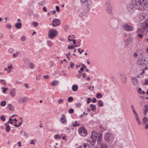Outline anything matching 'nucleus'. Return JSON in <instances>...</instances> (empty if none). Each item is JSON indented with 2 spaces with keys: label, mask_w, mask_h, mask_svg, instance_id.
Here are the masks:
<instances>
[{
  "label": "nucleus",
  "mask_w": 148,
  "mask_h": 148,
  "mask_svg": "<svg viewBox=\"0 0 148 148\" xmlns=\"http://www.w3.org/2000/svg\"><path fill=\"white\" fill-rule=\"evenodd\" d=\"M54 138L55 139L57 138H61V137L60 136H59V135L56 134L54 136Z\"/></svg>",
  "instance_id": "obj_49"
},
{
  "label": "nucleus",
  "mask_w": 148,
  "mask_h": 148,
  "mask_svg": "<svg viewBox=\"0 0 148 148\" xmlns=\"http://www.w3.org/2000/svg\"><path fill=\"white\" fill-rule=\"evenodd\" d=\"M138 6L139 5L141 6L144 10H147L148 9V1L147 0H140L137 2Z\"/></svg>",
  "instance_id": "obj_3"
},
{
  "label": "nucleus",
  "mask_w": 148,
  "mask_h": 148,
  "mask_svg": "<svg viewBox=\"0 0 148 148\" xmlns=\"http://www.w3.org/2000/svg\"><path fill=\"white\" fill-rule=\"evenodd\" d=\"M146 15L145 14L143 13L141 14V15L140 16V20L141 21H142L143 19H144V18H145V16Z\"/></svg>",
  "instance_id": "obj_24"
},
{
  "label": "nucleus",
  "mask_w": 148,
  "mask_h": 148,
  "mask_svg": "<svg viewBox=\"0 0 148 148\" xmlns=\"http://www.w3.org/2000/svg\"><path fill=\"white\" fill-rule=\"evenodd\" d=\"M81 104L80 103H77L75 104V106L77 107H79L81 106Z\"/></svg>",
  "instance_id": "obj_55"
},
{
  "label": "nucleus",
  "mask_w": 148,
  "mask_h": 148,
  "mask_svg": "<svg viewBox=\"0 0 148 148\" xmlns=\"http://www.w3.org/2000/svg\"><path fill=\"white\" fill-rule=\"evenodd\" d=\"M6 104V102L5 101H2L0 103V105L1 106H4Z\"/></svg>",
  "instance_id": "obj_34"
},
{
  "label": "nucleus",
  "mask_w": 148,
  "mask_h": 148,
  "mask_svg": "<svg viewBox=\"0 0 148 148\" xmlns=\"http://www.w3.org/2000/svg\"><path fill=\"white\" fill-rule=\"evenodd\" d=\"M63 100L62 99H60L58 100V103L59 104H61L63 102Z\"/></svg>",
  "instance_id": "obj_39"
},
{
  "label": "nucleus",
  "mask_w": 148,
  "mask_h": 148,
  "mask_svg": "<svg viewBox=\"0 0 148 148\" xmlns=\"http://www.w3.org/2000/svg\"><path fill=\"white\" fill-rule=\"evenodd\" d=\"M74 110L73 109L71 108L69 109V113L71 114H73L74 112Z\"/></svg>",
  "instance_id": "obj_41"
},
{
  "label": "nucleus",
  "mask_w": 148,
  "mask_h": 148,
  "mask_svg": "<svg viewBox=\"0 0 148 148\" xmlns=\"http://www.w3.org/2000/svg\"><path fill=\"white\" fill-rule=\"evenodd\" d=\"M123 27L127 31H130L134 30L133 27L127 24H125L123 25Z\"/></svg>",
  "instance_id": "obj_9"
},
{
  "label": "nucleus",
  "mask_w": 148,
  "mask_h": 148,
  "mask_svg": "<svg viewBox=\"0 0 148 148\" xmlns=\"http://www.w3.org/2000/svg\"><path fill=\"white\" fill-rule=\"evenodd\" d=\"M40 75H39L36 77V79L37 80H39L40 79Z\"/></svg>",
  "instance_id": "obj_60"
},
{
  "label": "nucleus",
  "mask_w": 148,
  "mask_h": 148,
  "mask_svg": "<svg viewBox=\"0 0 148 148\" xmlns=\"http://www.w3.org/2000/svg\"><path fill=\"white\" fill-rule=\"evenodd\" d=\"M77 122V121H75V124L74 123H72V124L74 127H76V126H79V124H78L77 125H76V123Z\"/></svg>",
  "instance_id": "obj_54"
},
{
  "label": "nucleus",
  "mask_w": 148,
  "mask_h": 148,
  "mask_svg": "<svg viewBox=\"0 0 148 148\" xmlns=\"http://www.w3.org/2000/svg\"><path fill=\"white\" fill-rule=\"evenodd\" d=\"M29 66L30 68L32 69H33L34 68V64L33 63H29Z\"/></svg>",
  "instance_id": "obj_29"
},
{
  "label": "nucleus",
  "mask_w": 148,
  "mask_h": 148,
  "mask_svg": "<svg viewBox=\"0 0 148 148\" xmlns=\"http://www.w3.org/2000/svg\"><path fill=\"white\" fill-rule=\"evenodd\" d=\"M120 76L121 80L122 82L124 84H126L127 82L126 76L123 74H120Z\"/></svg>",
  "instance_id": "obj_12"
},
{
  "label": "nucleus",
  "mask_w": 148,
  "mask_h": 148,
  "mask_svg": "<svg viewBox=\"0 0 148 148\" xmlns=\"http://www.w3.org/2000/svg\"><path fill=\"white\" fill-rule=\"evenodd\" d=\"M24 86L25 87L27 88L28 89L29 88V86L27 83H25L24 84Z\"/></svg>",
  "instance_id": "obj_57"
},
{
  "label": "nucleus",
  "mask_w": 148,
  "mask_h": 148,
  "mask_svg": "<svg viewBox=\"0 0 148 148\" xmlns=\"http://www.w3.org/2000/svg\"><path fill=\"white\" fill-rule=\"evenodd\" d=\"M91 101V99L90 98H88L87 99V103H89Z\"/></svg>",
  "instance_id": "obj_62"
},
{
  "label": "nucleus",
  "mask_w": 148,
  "mask_h": 148,
  "mask_svg": "<svg viewBox=\"0 0 148 148\" xmlns=\"http://www.w3.org/2000/svg\"><path fill=\"white\" fill-rule=\"evenodd\" d=\"M58 33V31L55 29L52 28L49 31L48 37L51 39H52L57 35Z\"/></svg>",
  "instance_id": "obj_4"
},
{
  "label": "nucleus",
  "mask_w": 148,
  "mask_h": 148,
  "mask_svg": "<svg viewBox=\"0 0 148 148\" xmlns=\"http://www.w3.org/2000/svg\"><path fill=\"white\" fill-rule=\"evenodd\" d=\"M131 44L127 42L126 41H125V46L127 48L130 47V46Z\"/></svg>",
  "instance_id": "obj_26"
},
{
  "label": "nucleus",
  "mask_w": 148,
  "mask_h": 148,
  "mask_svg": "<svg viewBox=\"0 0 148 148\" xmlns=\"http://www.w3.org/2000/svg\"><path fill=\"white\" fill-rule=\"evenodd\" d=\"M147 118L146 116L144 117L143 119V121L144 123H146L147 121Z\"/></svg>",
  "instance_id": "obj_40"
},
{
  "label": "nucleus",
  "mask_w": 148,
  "mask_h": 148,
  "mask_svg": "<svg viewBox=\"0 0 148 148\" xmlns=\"http://www.w3.org/2000/svg\"><path fill=\"white\" fill-rule=\"evenodd\" d=\"M75 48V47L73 45L71 46L69 45L68 46V49H73Z\"/></svg>",
  "instance_id": "obj_43"
},
{
  "label": "nucleus",
  "mask_w": 148,
  "mask_h": 148,
  "mask_svg": "<svg viewBox=\"0 0 148 148\" xmlns=\"http://www.w3.org/2000/svg\"><path fill=\"white\" fill-rule=\"evenodd\" d=\"M140 0H133L132 1V5H130V7L128 8V10H129L130 9H131V12L133 10V8H139V6L138 5L137 2L139 1Z\"/></svg>",
  "instance_id": "obj_5"
},
{
  "label": "nucleus",
  "mask_w": 148,
  "mask_h": 148,
  "mask_svg": "<svg viewBox=\"0 0 148 148\" xmlns=\"http://www.w3.org/2000/svg\"><path fill=\"white\" fill-rule=\"evenodd\" d=\"M27 99V98L26 97L21 98L19 99L18 101L20 103H24L26 102Z\"/></svg>",
  "instance_id": "obj_17"
},
{
  "label": "nucleus",
  "mask_w": 148,
  "mask_h": 148,
  "mask_svg": "<svg viewBox=\"0 0 148 148\" xmlns=\"http://www.w3.org/2000/svg\"><path fill=\"white\" fill-rule=\"evenodd\" d=\"M78 51L80 53V54H81L84 51V50L82 49V50H80V48H78Z\"/></svg>",
  "instance_id": "obj_61"
},
{
  "label": "nucleus",
  "mask_w": 148,
  "mask_h": 148,
  "mask_svg": "<svg viewBox=\"0 0 148 148\" xmlns=\"http://www.w3.org/2000/svg\"><path fill=\"white\" fill-rule=\"evenodd\" d=\"M90 107L91 108V110L95 112L96 110V107L95 106L92 104H90Z\"/></svg>",
  "instance_id": "obj_23"
},
{
  "label": "nucleus",
  "mask_w": 148,
  "mask_h": 148,
  "mask_svg": "<svg viewBox=\"0 0 148 148\" xmlns=\"http://www.w3.org/2000/svg\"><path fill=\"white\" fill-rule=\"evenodd\" d=\"M73 98L72 97H69L68 99V101L69 102H71L73 101Z\"/></svg>",
  "instance_id": "obj_36"
},
{
  "label": "nucleus",
  "mask_w": 148,
  "mask_h": 148,
  "mask_svg": "<svg viewBox=\"0 0 148 148\" xmlns=\"http://www.w3.org/2000/svg\"><path fill=\"white\" fill-rule=\"evenodd\" d=\"M105 140L106 142L110 141L112 142L114 139V136L111 133H107L106 134L104 137Z\"/></svg>",
  "instance_id": "obj_6"
},
{
  "label": "nucleus",
  "mask_w": 148,
  "mask_h": 148,
  "mask_svg": "<svg viewBox=\"0 0 148 148\" xmlns=\"http://www.w3.org/2000/svg\"><path fill=\"white\" fill-rule=\"evenodd\" d=\"M23 135L26 138H28V134L27 132H24Z\"/></svg>",
  "instance_id": "obj_52"
},
{
  "label": "nucleus",
  "mask_w": 148,
  "mask_h": 148,
  "mask_svg": "<svg viewBox=\"0 0 148 148\" xmlns=\"http://www.w3.org/2000/svg\"><path fill=\"white\" fill-rule=\"evenodd\" d=\"M136 33L138 34V36L141 38H143L144 34H147L148 33V31L146 28H144V27L140 26V27L138 29Z\"/></svg>",
  "instance_id": "obj_2"
},
{
  "label": "nucleus",
  "mask_w": 148,
  "mask_h": 148,
  "mask_svg": "<svg viewBox=\"0 0 148 148\" xmlns=\"http://www.w3.org/2000/svg\"><path fill=\"white\" fill-rule=\"evenodd\" d=\"M70 67L72 68H73L74 67V66L75 65V64L72 62H70Z\"/></svg>",
  "instance_id": "obj_51"
},
{
  "label": "nucleus",
  "mask_w": 148,
  "mask_h": 148,
  "mask_svg": "<svg viewBox=\"0 0 148 148\" xmlns=\"http://www.w3.org/2000/svg\"><path fill=\"white\" fill-rule=\"evenodd\" d=\"M99 146L100 148H107V146L104 143H102L99 144Z\"/></svg>",
  "instance_id": "obj_19"
},
{
  "label": "nucleus",
  "mask_w": 148,
  "mask_h": 148,
  "mask_svg": "<svg viewBox=\"0 0 148 148\" xmlns=\"http://www.w3.org/2000/svg\"><path fill=\"white\" fill-rule=\"evenodd\" d=\"M26 39L25 37V36H22L21 40L22 41H24Z\"/></svg>",
  "instance_id": "obj_53"
},
{
  "label": "nucleus",
  "mask_w": 148,
  "mask_h": 148,
  "mask_svg": "<svg viewBox=\"0 0 148 148\" xmlns=\"http://www.w3.org/2000/svg\"><path fill=\"white\" fill-rule=\"evenodd\" d=\"M132 38L130 37L127 38V40L126 41L131 44L132 41Z\"/></svg>",
  "instance_id": "obj_28"
},
{
  "label": "nucleus",
  "mask_w": 148,
  "mask_h": 148,
  "mask_svg": "<svg viewBox=\"0 0 148 148\" xmlns=\"http://www.w3.org/2000/svg\"><path fill=\"white\" fill-rule=\"evenodd\" d=\"M68 40L69 41H73V44H75L76 43V40H73V39H68Z\"/></svg>",
  "instance_id": "obj_46"
},
{
  "label": "nucleus",
  "mask_w": 148,
  "mask_h": 148,
  "mask_svg": "<svg viewBox=\"0 0 148 148\" xmlns=\"http://www.w3.org/2000/svg\"><path fill=\"white\" fill-rule=\"evenodd\" d=\"M2 88L3 89V90L2 92L3 93H5L6 92V91L7 90H8V88H5L4 87H3Z\"/></svg>",
  "instance_id": "obj_37"
},
{
  "label": "nucleus",
  "mask_w": 148,
  "mask_h": 148,
  "mask_svg": "<svg viewBox=\"0 0 148 148\" xmlns=\"http://www.w3.org/2000/svg\"><path fill=\"white\" fill-rule=\"evenodd\" d=\"M9 109L10 110L13 111L14 109V107L13 106H10L9 107Z\"/></svg>",
  "instance_id": "obj_42"
},
{
  "label": "nucleus",
  "mask_w": 148,
  "mask_h": 148,
  "mask_svg": "<svg viewBox=\"0 0 148 148\" xmlns=\"http://www.w3.org/2000/svg\"><path fill=\"white\" fill-rule=\"evenodd\" d=\"M78 89V86L76 84H74L73 85L72 87V90L74 92L76 91Z\"/></svg>",
  "instance_id": "obj_20"
},
{
  "label": "nucleus",
  "mask_w": 148,
  "mask_h": 148,
  "mask_svg": "<svg viewBox=\"0 0 148 148\" xmlns=\"http://www.w3.org/2000/svg\"><path fill=\"white\" fill-rule=\"evenodd\" d=\"M6 27L10 29L11 28V25L10 24L8 23Z\"/></svg>",
  "instance_id": "obj_59"
},
{
  "label": "nucleus",
  "mask_w": 148,
  "mask_h": 148,
  "mask_svg": "<svg viewBox=\"0 0 148 148\" xmlns=\"http://www.w3.org/2000/svg\"><path fill=\"white\" fill-rule=\"evenodd\" d=\"M147 111H148V110L147 109H145V111L144 112V114L145 115L147 113Z\"/></svg>",
  "instance_id": "obj_64"
},
{
  "label": "nucleus",
  "mask_w": 148,
  "mask_h": 148,
  "mask_svg": "<svg viewBox=\"0 0 148 148\" xmlns=\"http://www.w3.org/2000/svg\"><path fill=\"white\" fill-rule=\"evenodd\" d=\"M69 29V26L68 25H66L64 27V29L65 31H67Z\"/></svg>",
  "instance_id": "obj_47"
},
{
  "label": "nucleus",
  "mask_w": 148,
  "mask_h": 148,
  "mask_svg": "<svg viewBox=\"0 0 148 148\" xmlns=\"http://www.w3.org/2000/svg\"><path fill=\"white\" fill-rule=\"evenodd\" d=\"M47 45L49 47H51L52 46L53 43L51 41H48L47 42Z\"/></svg>",
  "instance_id": "obj_25"
},
{
  "label": "nucleus",
  "mask_w": 148,
  "mask_h": 148,
  "mask_svg": "<svg viewBox=\"0 0 148 148\" xmlns=\"http://www.w3.org/2000/svg\"><path fill=\"white\" fill-rule=\"evenodd\" d=\"M145 58H143L142 59L138 61V64L143 66L145 65L146 63H145Z\"/></svg>",
  "instance_id": "obj_15"
},
{
  "label": "nucleus",
  "mask_w": 148,
  "mask_h": 148,
  "mask_svg": "<svg viewBox=\"0 0 148 148\" xmlns=\"http://www.w3.org/2000/svg\"><path fill=\"white\" fill-rule=\"evenodd\" d=\"M98 103L100 107H102L103 106V102L101 100H99L98 101Z\"/></svg>",
  "instance_id": "obj_30"
},
{
  "label": "nucleus",
  "mask_w": 148,
  "mask_h": 148,
  "mask_svg": "<svg viewBox=\"0 0 148 148\" xmlns=\"http://www.w3.org/2000/svg\"><path fill=\"white\" fill-rule=\"evenodd\" d=\"M16 90L14 88H12L10 89V94L12 97H15L16 95Z\"/></svg>",
  "instance_id": "obj_14"
},
{
  "label": "nucleus",
  "mask_w": 148,
  "mask_h": 148,
  "mask_svg": "<svg viewBox=\"0 0 148 148\" xmlns=\"http://www.w3.org/2000/svg\"><path fill=\"white\" fill-rule=\"evenodd\" d=\"M44 79H48L49 78V76L48 75H44L43 76Z\"/></svg>",
  "instance_id": "obj_50"
},
{
  "label": "nucleus",
  "mask_w": 148,
  "mask_h": 148,
  "mask_svg": "<svg viewBox=\"0 0 148 148\" xmlns=\"http://www.w3.org/2000/svg\"><path fill=\"white\" fill-rule=\"evenodd\" d=\"M10 126L8 125H7L6 126V128H5V131L7 132H9L10 131Z\"/></svg>",
  "instance_id": "obj_32"
},
{
  "label": "nucleus",
  "mask_w": 148,
  "mask_h": 148,
  "mask_svg": "<svg viewBox=\"0 0 148 148\" xmlns=\"http://www.w3.org/2000/svg\"><path fill=\"white\" fill-rule=\"evenodd\" d=\"M132 111L133 113L135 114L136 116H138V115L135 110H134Z\"/></svg>",
  "instance_id": "obj_63"
},
{
  "label": "nucleus",
  "mask_w": 148,
  "mask_h": 148,
  "mask_svg": "<svg viewBox=\"0 0 148 148\" xmlns=\"http://www.w3.org/2000/svg\"><path fill=\"white\" fill-rule=\"evenodd\" d=\"M97 99L95 98H94L92 100V101L93 103H95L96 102Z\"/></svg>",
  "instance_id": "obj_56"
},
{
  "label": "nucleus",
  "mask_w": 148,
  "mask_h": 148,
  "mask_svg": "<svg viewBox=\"0 0 148 148\" xmlns=\"http://www.w3.org/2000/svg\"><path fill=\"white\" fill-rule=\"evenodd\" d=\"M75 38V36L73 35H69V36L68 39H73V38Z\"/></svg>",
  "instance_id": "obj_48"
},
{
  "label": "nucleus",
  "mask_w": 148,
  "mask_h": 148,
  "mask_svg": "<svg viewBox=\"0 0 148 148\" xmlns=\"http://www.w3.org/2000/svg\"><path fill=\"white\" fill-rule=\"evenodd\" d=\"M38 4L41 5L43 6L45 4V1H41L40 2H39Z\"/></svg>",
  "instance_id": "obj_35"
},
{
  "label": "nucleus",
  "mask_w": 148,
  "mask_h": 148,
  "mask_svg": "<svg viewBox=\"0 0 148 148\" xmlns=\"http://www.w3.org/2000/svg\"><path fill=\"white\" fill-rule=\"evenodd\" d=\"M34 27H36L38 25V23L36 22H33L32 23Z\"/></svg>",
  "instance_id": "obj_44"
},
{
  "label": "nucleus",
  "mask_w": 148,
  "mask_h": 148,
  "mask_svg": "<svg viewBox=\"0 0 148 148\" xmlns=\"http://www.w3.org/2000/svg\"><path fill=\"white\" fill-rule=\"evenodd\" d=\"M132 82L134 86L137 85L139 83V80L136 78H133Z\"/></svg>",
  "instance_id": "obj_18"
},
{
  "label": "nucleus",
  "mask_w": 148,
  "mask_h": 148,
  "mask_svg": "<svg viewBox=\"0 0 148 148\" xmlns=\"http://www.w3.org/2000/svg\"><path fill=\"white\" fill-rule=\"evenodd\" d=\"M34 17L36 18H38L39 17V15L37 14H34Z\"/></svg>",
  "instance_id": "obj_58"
},
{
  "label": "nucleus",
  "mask_w": 148,
  "mask_h": 148,
  "mask_svg": "<svg viewBox=\"0 0 148 148\" xmlns=\"http://www.w3.org/2000/svg\"><path fill=\"white\" fill-rule=\"evenodd\" d=\"M0 119L1 120L3 121H4L5 120V118L4 115H1L0 116Z\"/></svg>",
  "instance_id": "obj_38"
},
{
  "label": "nucleus",
  "mask_w": 148,
  "mask_h": 148,
  "mask_svg": "<svg viewBox=\"0 0 148 148\" xmlns=\"http://www.w3.org/2000/svg\"><path fill=\"white\" fill-rule=\"evenodd\" d=\"M87 133L86 130L84 127H82L79 129V133L81 136H85Z\"/></svg>",
  "instance_id": "obj_8"
},
{
  "label": "nucleus",
  "mask_w": 148,
  "mask_h": 148,
  "mask_svg": "<svg viewBox=\"0 0 148 148\" xmlns=\"http://www.w3.org/2000/svg\"><path fill=\"white\" fill-rule=\"evenodd\" d=\"M106 10L109 14L112 12V7L109 1L106 2L105 5Z\"/></svg>",
  "instance_id": "obj_7"
},
{
  "label": "nucleus",
  "mask_w": 148,
  "mask_h": 148,
  "mask_svg": "<svg viewBox=\"0 0 148 148\" xmlns=\"http://www.w3.org/2000/svg\"><path fill=\"white\" fill-rule=\"evenodd\" d=\"M140 26L144 27V28H146L148 31V18L147 20H146L143 23H141L140 24Z\"/></svg>",
  "instance_id": "obj_13"
},
{
  "label": "nucleus",
  "mask_w": 148,
  "mask_h": 148,
  "mask_svg": "<svg viewBox=\"0 0 148 148\" xmlns=\"http://www.w3.org/2000/svg\"><path fill=\"white\" fill-rule=\"evenodd\" d=\"M97 134L96 132L94 131L92 132V135L90 138V140L91 141H93L94 143H95L96 141L97 138V143L98 144L103 143L101 142L102 136L101 135H99L98 137H97Z\"/></svg>",
  "instance_id": "obj_1"
},
{
  "label": "nucleus",
  "mask_w": 148,
  "mask_h": 148,
  "mask_svg": "<svg viewBox=\"0 0 148 148\" xmlns=\"http://www.w3.org/2000/svg\"><path fill=\"white\" fill-rule=\"evenodd\" d=\"M19 53L18 52H17L16 53L13 54V56L14 58H16L18 56Z\"/></svg>",
  "instance_id": "obj_45"
},
{
  "label": "nucleus",
  "mask_w": 148,
  "mask_h": 148,
  "mask_svg": "<svg viewBox=\"0 0 148 148\" xmlns=\"http://www.w3.org/2000/svg\"><path fill=\"white\" fill-rule=\"evenodd\" d=\"M102 95L101 93H98L96 94V97L97 98H100L102 97Z\"/></svg>",
  "instance_id": "obj_27"
},
{
  "label": "nucleus",
  "mask_w": 148,
  "mask_h": 148,
  "mask_svg": "<svg viewBox=\"0 0 148 148\" xmlns=\"http://www.w3.org/2000/svg\"><path fill=\"white\" fill-rule=\"evenodd\" d=\"M22 26V24L21 23H18L15 25V28L17 29H20Z\"/></svg>",
  "instance_id": "obj_21"
},
{
  "label": "nucleus",
  "mask_w": 148,
  "mask_h": 148,
  "mask_svg": "<svg viewBox=\"0 0 148 148\" xmlns=\"http://www.w3.org/2000/svg\"><path fill=\"white\" fill-rule=\"evenodd\" d=\"M61 23L60 21L58 19L55 18L52 21V25L53 26L59 25Z\"/></svg>",
  "instance_id": "obj_11"
},
{
  "label": "nucleus",
  "mask_w": 148,
  "mask_h": 148,
  "mask_svg": "<svg viewBox=\"0 0 148 148\" xmlns=\"http://www.w3.org/2000/svg\"><path fill=\"white\" fill-rule=\"evenodd\" d=\"M59 81L57 80H54L51 82V85L53 86H56L59 84Z\"/></svg>",
  "instance_id": "obj_22"
},
{
  "label": "nucleus",
  "mask_w": 148,
  "mask_h": 148,
  "mask_svg": "<svg viewBox=\"0 0 148 148\" xmlns=\"http://www.w3.org/2000/svg\"><path fill=\"white\" fill-rule=\"evenodd\" d=\"M23 61L25 63H28L30 62V60L28 58H25L23 59Z\"/></svg>",
  "instance_id": "obj_33"
},
{
  "label": "nucleus",
  "mask_w": 148,
  "mask_h": 148,
  "mask_svg": "<svg viewBox=\"0 0 148 148\" xmlns=\"http://www.w3.org/2000/svg\"><path fill=\"white\" fill-rule=\"evenodd\" d=\"M60 121L62 123L65 124L66 123L67 121L66 120V117L64 114H62V115L60 119Z\"/></svg>",
  "instance_id": "obj_16"
},
{
  "label": "nucleus",
  "mask_w": 148,
  "mask_h": 148,
  "mask_svg": "<svg viewBox=\"0 0 148 148\" xmlns=\"http://www.w3.org/2000/svg\"><path fill=\"white\" fill-rule=\"evenodd\" d=\"M136 118L137 123L139 124L140 125L141 124L139 118L138 117V116H136Z\"/></svg>",
  "instance_id": "obj_31"
},
{
  "label": "nucleus",
  "mask_w": 148,
  "mask_h": 148,
  "mask_svg": "<svg viewBox=\"0 0 148 148\" xmlns=\"http://www.w3.org/2000/svg\"><path fill=\"white\" fill-rule=\"evenodd\" d=\"M81 1L84 3V5L88 8H90L92 4L90 0H80Z\"/></svg>",
  "instance_id": "obj_10"
}]
</instances>
